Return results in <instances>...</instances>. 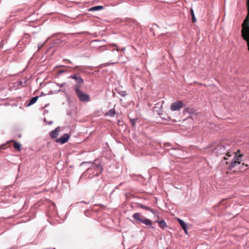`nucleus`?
I'll return each instance as SVG.
<instances>
[{
	"label": "nucleus",
	"instance_id": "f257e3e1",
	"mask_svg": "<svg viewBox=\"0 0 249 249\" xmlns=\"http://www.w3.org/2000/svg\"><path fill=\"white\" fill-rule=\"evenodd\" d=\"M248 14L242 24L241 36L247 42L249 51V0H247Z\"/></svg>",
	"mask_w": 249,
	"mask_h": 249
},
{
	"label": "nucleus",
	"instance_id": "f03ea898",
	"mask_svg": "<svg viewBox=\"0 0 249 249\" xmlns=\"http://www.w3.org/2000/svg\"><path fill=\"white\" fill-rule=\"evenodd\" d=\"M80 85H75V90L76 94L81 102H88L90 101V98L89 95L84 93L80 89Z\"/></svg>",
	"mask_w": 249,
	"mask_h": 249
},
{
	"label": "nucleus",
	"instance_id": "7ed1b4c3",
	"mask_svg": "<svg viewBox=\"0 0 249 249\" xmlns=\"http://www.w3.org/2000/svg\"><path fill=\"white\" fill-rule=\"evenodd\" d=\"M133 218L137 220L138 221L145 225L147 226L148 227H152V221L145 217L144 216H143L142 214L139 213H135L132 215Z\"/></svg>",
	"mask_w": 249,
	"mask_h": 249
},
{
	"label": "nucleus",
	"instance_id": "20e7f679",
	"mask_svg": "<svg viewBox=\"0 0 249 249\" xmlns=\"http://www.w3.org/2000/svg\"><path fill=\"white\" fill-rule=\"evenodd\" d=\"M102 167L100 163H93L91 168H89L87 171L90 172L92 170L96 171L95 176H98L102 172Z\"/></svg>",
	"mask_w": 249,
	"mask_h": 249
},
{
	"label": "nucleus",
	"instance_id": "39448f33",
	"mask_svg": "<svg viewBox=\"0 0 249 249\" xmlns=\"http://www.w3.org/2000/svg\"><path fill=\"white\" fill-rule=\"evenodd\" d=\"M183 107V102L182 101H178L173 103L170 106V109L172 111L179 110Z\"/></svg>",
	"mask_w": 249,
	"mask_h": 249
},
{
	"label": "nucleus",
	"instance_id": "423d86ee",
	"mask_svg": "<svg viewBox=\"0 0 249 249\" xmlns=\"http://www.w3.org/2000/svg\"><path fill=\"white\" fill-rule=\"evenodd\" d=\"M243 156V154H239V155H237L236 154L234 156V158L232 161L230 168H232L235 167L237 165L239 164L241 162V158Z\"/></svg>",
	"mask_w": 249,
	"mask_h": 249
},
{
	"label": "nucleus",
	"instance_id": "0eeeda50",
	"mask_svg": "<svg viewBox=\"0 0 249 249\" xmlns=\"http://www.w3.org/2000/svg\"><path fill=\"white\" fill-rule=\"evenodd\" d=\"M69 138L70 136L68 134H65L60 138L57 139L55 142L61 144H64L68 141Z\"/></svg>",
	"mask_w": 249,
	"mask_h": 249
},
{
	"label": "nucleus",
	"instance_id": "6e6552de",
	"mask_svg": "<svg viewBox=\"0 0 249 249\" xmlns=\"http://www.w3.org/2000/svg\"><path fill=\"white\" fill-rule=\"evenodd\" d=\"M61 130L60 126L56 127L54 130L51 131L50 133V136L52 138H56L59 135V133Z\"/></svg>",
	"mask_w": 249,
	"mask_h": 249
},
{
	"label": "nucleus",
	"instance_id": "1a4fd4ad",
	"mask_svg": "<svg viewBox=\"0 0 249 249\" xmlns=\"http://www.w3.org/2000/svg\"><path fill=\"white\" fill-rule=\"evenodd\" d=\"M217 152L219 154H222L226 153V148L224 145L222 144L217 145L216 147Z\"/></svg>",
	"mask_w": 249,
	"mask_h": 249
},
{
	"label": "nucleus",
	"instance_id": "9d476101",
	"mask_svg": "<svg viewBox=\"0 0 249 249\" xmlns=\"http://www.w3.org/2000/svg\"><path fill=\"white\" fill-rule=\"evenodd\" d=\"M178 222L186 234L188 233L187 224L181 219L178 218Z\"/></svg>",
	"mask_w": 249,
	"mask_h": 249
},
{
	"label": "nucleus",
	"instance_id": "9b49d317",
	"mask_svg": "<svg viewBox=\"0 0 249 249\" xmlns=\"http://www.w3.org/2000/svg\"><path fill=\"white\" fill-rule=\"evenodd\" d=\"M9 142H12L14 143V148L18 151H20L21 150V144L16 142L15 141L12 140Z\"/></svg>",
	"mask_w": 249,
	"mask_h": 249
},
{
	"label": "nucleus",
	"instance_id": "f8f14e48",
	"mask_svg": "<svg viewBox=\"0 0 249 249\" xmlns=\"http://www.w3.org/2000/svg\"><path fill=\"white\" fill-rule=\"evenodd\" d=\"M38 97H39L38 96H35V97H34L32 98H31V99L30 100V101L27 104V106L29 107L31 105H33L35 103H36L37 99H38Z\"/></svg>",
	"mask_w": 249,
	"mask_h": 249
},
{
	"label": "nucleus",
	"instance_id": "ddd939ff",
	"mask_svg": "<svg viewBox=\"0 0 249 249\" xmlns=\"http://www.w3.org/2000/svg\"><path fill=\"white\" fill-rule=\"evenodd\" d=\"M116 114V111L114 108L110 109L108 111V112L105 113L106 116H110L111 117H113Z\"/></svg>",
	"mask_w": 249,
	"mask_h": 249
},
{
	"label": "nucleus",
	"instance_id": "4468645a",
	"mask_svg": "<svg viewBox=\"0 0 249 249\" xmlns=\"http://www.w3.org/2000/svg\"><path fill=\"white\" fill-rule=\"evenodd\" d=\"M156 222L159 223V227L162 229H164L165 227H167V225L164 220H161V221L157 220V221H156Z\"/></svg>",
	"mask_w": 249,
	"mask_h": 249
},
{
	"label": "nucleus",
	"instance_id": "2eb2a0df",
	"mask_svg": "<svg viewBox=\"0 0 249 249\" xmlns=\"http://www.w3.org/2000/svg\"><path fill=\"white\" fill-rule=\"evenodd\" d=\"M138 206L139 207H140L141 208H142V209H143L145 210H149V211L152 212L153 213H154V212L155 211L152 209H150L149 207L146 206H145L144 205H142V204H138Z\"/></svg>",
	"mask_w": 249,
	"mask_h": 249
},
{
	"label": "nucleus",
	"instance_id": "dca6fc26",
	"mask_svg": "<svg viewBox=\"0 0 249 249\" xmlns=\"http://www.w3.org/2000/svg\"><path fill=\"white\" fill-rule=\"evenodd\" d=\"M103 9V6H96L94 7H92L89 9L90 11H99Z\"/></svg>",
	"mask_w": 249,
	"mask_h": 249
},
{
	"label": "nucleus",
	"instance_id": "f3484780",
	"mask_svg": "<svg viewBox=\"0 0 249 249\" xmlns=\"http://www.w3.org/2000/svg\"><path fill=\"white\" fill-rule=\"evenodd\" d=\"M76 81L77 84L75 85H80V87L82 85L84 82L83 79L80 76H78L77 78H76Z\"/></svg>",
	"mask_w": 249,
	"mask_h": 249
},
{
	"label": "nucleus",
	"instance_id": "a211bd4d",
	"mask_svg": "<svg viewBox=\"0 0 249 249\" xmlns=\"http://www.w3.org/2000/svg\"><path fill=\"white\" fill-rule=\"evenodd\" d=\"M190 11H191V16H192V22H196V18L195 16V14H194V11H193V10L192 9H191Z\"/></svg>",
	"mask_w": 249,
	"mask_h": 249
},
{
	"label": "nucleus",
	"instance_id": "6ab92c4d",
	"mask_svg": "<svg viewBox=\"0 0 249 249\" xmlns=\"http://www.w3.org/2000/svg\"><path fill=\"white\" fill-rule=\"evenodd\" d=\"M130 123H131V125H132L133 126H135V124L136 120H134V119H130Z\"/></svg>",
	"mask_w": 249,
	"mask_h": 249
},
{
	"label": "nucleus",
	"instance_id": "aec40b11",
	"mask_svg": "<svg viewBox=\"0 0 249 249\" xmlns=\"http://www.w3.org/2000/svg\"><path fill=\"white\" fill-rule=\"evenodd\" d=\"M115 63H116V62H115V63H107L105 64H104V65H105V66H109L110 65L114 64H115Z\"/></svg>",
	"mask_w": 249,
	"mask_h": 249
},
{
	"label": "nucleus",
	"instance_id": "412c9836",
	"mask_svg": "<svg viewBox=\"0 0 249 249\" xmlns=\"http://www.w3.org/2000/svg\"><path fill=\"white\" fill-rule=\"evenodd\" d=\"M78 76L75 75H73L72 76H71V78H72V79H75V80H76V78H78Z\"/></svg>",
	"mask_w": 249,
	"mask_h": 249
},
{
	"label": "nucleus",
	"instance_id": "4be33fe9",
	"mask_svg": "<svg viewBox=\"0 0 249 249\" xmlns=\"http://www.w3.org/2000/svg\"><path fill=\"white\" fill-rule=\"evenodd\" d=\"M124 50H125V48H122L121 49H116L117 51H124Z\"/></svg>",
	"mask_w": 249,
	"mask_h": 249
},
{
	"label": "nucleus",
	"instance_id": "5701e85b",
	"mask_svg": "<svg viewBox=\"0 0 249 249\" xmlns=\"http://www.w3.org/2000/svg\"><path fill=\"white\" fill-rule=\"evenodd\" d=\"M226 155H227V156H229V157H230V156H231V155H230V153H229V152L227 153L226 154Z\"/></svg>",
	"mask_w": 249,
	"mask_h": 249
},
{
	"label": "nucleus",
	"instance_id": "b1692460",
	"mask_svg": "<svg viewBox=\"0 0 249 249\" xmlns=\"http://www.w3.org/2000/svg\"><path fill=\"white\" fill-rule=\"evenodd\" d=\"M111 46H115V47H116V46H117V45H116V44H111Z\"/></svg>",
	"mask_w": 249,
	"mask_h": 249
},
{
	"label": "nucleus",
	"instance_id": "393cba45",
	"mask_svg": "<svg viewBox=\"0 0 249 249\" xmlns=\"http://www.w3.org/2000/svg\"><path fill=\"white\" fill-rule=\"evenodd\" d=\"M224 160H227V159L226 157L224 158Z\"/></svg>",
	"mask_w": 249,
	"mask_h": 249
}]
</instances>
